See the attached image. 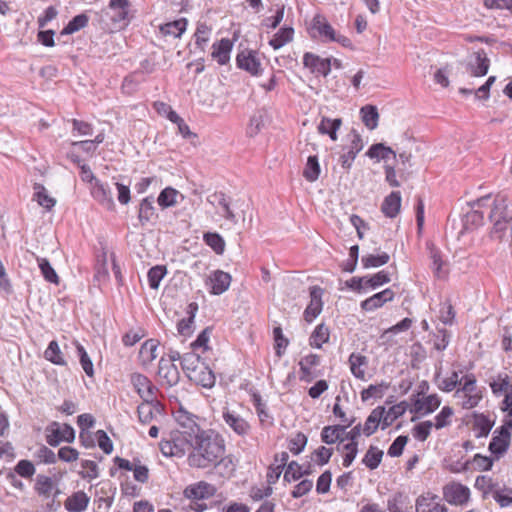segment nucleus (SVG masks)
Returning <instances> with one entry per match:
<instances>
[{"mask_svg": "<svg viewBox=\"0 0 512 512\" xmlns=\"http://www.w3.org/2000/svg\"><path fill=\"white\" fill-rule=\"evenodd\" d=\"M193 429L196 436L187 458L189 466L199 469L216 467L225 454L223 439L213 431L202 430L199 426Z\"/></svg>", "mask_w": 512, "mask_h": 512, "instance_id": "nucleus-1", "label": "nucleus"}, {"mask_svg": "<svg viewBox=\"0 0 512 512\" xmlns=\"http://www.w3.org/2000/svg\"><path fill=\"white\" fill-rule=\"evenodd\" d=\"M130 12L129 0H109L108 6L96 12V16L102 29L114 31L128 26L132 19Z\"/></svg>", "mask_w": 512, "mask_h": 512, "instance_id": "nucleus-2", "label": "nucleus"}, {"mask_svg": "<svg viewBox=\"0 0 512 512\" xmlns=\"http://www.w3.org/2000/svg\"><path fill=\"white\" fill-rule=\"evenodd\" d=\"M191 425L186 426L183 424V430L172 431L169 437L162 440L160 443V450L166 457H182L185 453L192 448V442H194V426H198L194 420H190Z\"/></svg>", "mask_w": 512, "mask_h": 512, "instance_id": "nucleus-3", "label": "nucleus"}, {"mask_svg": "<svg viewBox=\"0 0 512 512\" xmlns=\"http://www.w3.org/2000/svg\"><path fill=\"white\" fill-rule=\"evenodd\" d=\"M74 439L75 431L69 424L54 421L46 427V441L52 447L58 446L62 441L71 443Z\"/></svg>", "mask_w": 512, "mask_h": 512, "instance_id": "nucleus-4", "label": "nucleus"}, {"mask_svg": "<svg viewBox=\"0 0 512 512\" xmlns=\"http://www.w3.org/2000/svg\"><path fill=\"white\" fill-rule=\"evenodd\" d=\"M312 29L317 31L322 41H333L346 47L350 45V40L342 35H338L327 19L317 14L312 20Z\"/></svg>", "mask_w": 512, "mask_h": 512, "instance_id": "nucleus-5", "label": "nucleus"}, {"mask_svg": "<svg viewBox=\"0 0 512 512\" xmlns=\"http://www.w3.org/2000/svg\"><path fill=\"white\" fill-rule=\"evenodd\" d=\"M222 419L225 425L239 436H245L251 431L249 422L235 409L225 406Z\"/></svg>", "mask_w": 512, "mask_h": 512, "instance_id": "nucleus-6", "label": "nucleus"}, {"mask_svg": "<svg viewBox=\"0 0 512 512\" xmlns=\"http://www.w3.org/2000/svg\"><path fill=\"white\" fill-rule=\"evenodd\" d=\"M443 497L448 503L461 506L469 501L470 490L461 483L450 482L443 487Z\"/></svg>", "mask_w": 512, "mask_h": 512, "instance_id": "nucleus-7", "label": "nucleus"}, {"mask_svg": "<svg viewBox=\"0 0 512 512\" xmlns=\"http://www.w3.org/2000/svg\"><path fill=\"white\" fill-rule=\"evenodd\" d=\"M509 428L506 424H503L494 431L493 438L489 444V450L497 459L507 451L510 445L511 434Z\"/></svg>", "mask_w": 512, "mask_h": 512, "instance_id": "nucleus-8", "label": "nucleus"}, {"mask_svg": "<svg viewBox=\"0 0 512 512\" xmlns=\"http://www.w3.org/2000/svg\"><path fill=\"white\" fill-rule=\"evenodd\" d=\"M162 412L163 405L157 400V397H153L152 400L144 399L137 407L138 419L142 424L151 423Z\"/></svg>", "mask_w": 512, "mask_h": 512, "instance_id": "nucleus-9", "label": "nucleus"}, {"mask_svg": "<svg viewBox=\"0 0 512 512\" xmlns=\"http://www.w3.org/2000/svg\"><path fill=\"white\" fill-rule=\"evenodd\" d=\"M349 137L351 138L350 145L345 148L347 151L339 158L341 166L347 170L351 168L357 154L363 149L362 138L356 130H352Z\"/></svg>", "mask_w": 512, "mask_h": 512, "instance_id": "nucleus-10", "label": "nucleus"}, {"mask_svg": "<svg viewBox=\"0 0 512 512\" xmlns=\"http://www.w3.org/2000/svg\"><path fill=\"white\" fill-rule=\"evenodd\" d=\"M130 381L142 400H152L153 397H156L158 389L147 376L140 373H133L131 374Z\"/></svg>", "mask_w": 512, "mask_h": 512, "instance_id": "nucleus-11", "label": "nucleus"}, {"mask_svg": "<svg viewBox=\"0 0 512 512\" xmlns=\"http://www.w3.org/2000/svg\"><path fill=\"white\" fill-rule=\"evenodd\" d=\"M303 64L312 73L327 76L331 71L332 60L330 58H321L313 53H305L303 56Z\"/></svg>", "mask_w": 512, "mask_h": 512, "instance_id": "nucleus-12", "label": "nucleus"}, {"mask_svg": "<svg viewBox=\"0 0 512 512\" xmlns=\"http://www.w3.org/2000/svg\"><path fill=\"white\" fill-rule=\"evenodd\" d=\"M416 512H447L439 496L430 492L420 495L416 500Z\"/></svg>", "mask_w": 512, "mask_h": 512, "instance_id": "nucleus-13", "label": "nucleus"}, {"mask_svg": "<svg viewBox=\"0 0 512 512\" xmlns=\"http://www.w3.org/2000/svg\"><path fill=\"white\" fill-rule=\"evenodd\" d=\"M507 199L504 195H497L494 200V206L490 213V219L494 222L497 230H504L508 222L507 216Z\"/></svg>", "mask_w": 512, "mask_h": 512, "instance_id": "nucleus-14", "label": "nucleus"}, {"mask_svg": "<svg viewBox=\"0 0 512 512\" xmlns=\"http://www.w3.org/2000/svg\"><path fill=\"white\" fill-rule=\"evenodd\" d=\"M93 198L107 210H113L115 203L113 200V193L107 183L95 180V184L91 189Z\"/></svg>", "mask_w": 512, "mask_h": 512, "instance_id": "nucleus-15", "label": "nucleus"}, {"mask_svg": "<svg viewBox=\"0 0 512 512\" xmlns=\"http://www.w3.org/2000/svg\"><path fill=\"white\" fill-rule=\"evenodd\" d=\"M215 493V486L205 481L189 485L184 490V496L192 500L208 499L214 496Z\"/></svg>", "mask_w": 512, "mask_h": 512, "instance_id": "nucleus-16", "label": "nucleus"}, {"mask_svg": "<svg viewBox=\"0 0 512 512\" xmlns=\"http://www.w3.org/2000/svg\"><path fill=\"white\" fill-rule=\"evenodd\" d=\"M322 289L317 286L310 288V303L304 311V318L307 322H312L322 311Z\"/></svg>", "mask_w": 512, "mask_h": 512, "instance_id": "nucleus-17", "label": "nucleus"}, {"mask_svg": "<svg viewBox=\"0 0 512 512\" xmlns=\"http://www.w3.org/2000/svg\"><path fill=\"white\" fill-rule=\"evenodd\" d=\"M190 381L204 388H212L215 385V375L213 371L204 362L199 365L195 371L187 376Z\"/></svg>", "mask_w": 512, "mask_h": 512, "instance_id": "nucleus-18", "label": "nucleus"}, {"mask_svg": "<svg viewBox=\"0 0 512 512\" xmlns=\"http://www.w3.org/2000/svg\"><path fill=\"white\" fill-rule=\"evenodd\" d=\"M207 201L213 205L217 212L222 215L226 220L236 222L235 215L230 209L228 198L224 193L215 192L208 196Z\"/></svg>", "mask_w": 512, "mask_h": 512, "instance_id": "nucleus-19", "label": "nucleus"}, {"mask_svg": "<svg viewBox=\"0 0 512 512\" xmlns=\"http://www.w3.org/2000/svg\"><path fill=\"white\" fill-rule=\"evenodd\" d=\"M158 375L166 381L169 386L179 382L180 373L175 363H172L163 356L159 361Z\"/></svg>", "mask_w": 512, "mask_h": 512, "instance_id": "nucleus-20", "label": "nucleus"}, {"mask_svg": "<svg viewBox=\"0 0 512 512\" xmlns=\"http://www.w3.org/2000/svg\"><path fill=\"white\" fill-rule=\"evenodd\" d=\"M393 298L394 292L391 289H385L362 301L361 308L365 311H373L392 301Z\"/></svg>", "mask_w": 512, "mask_h": 512, "instance_id": "nucleus-21", "label": "nucleus"}, {"mask_svg": "<svg viewBox=\"0 0 512 512\" xmlns=\"http://www.w3.org/2000/svg\"><path fill=\"white\" fill-rule=\"evenodd\" d=\"M474 60H471L468 65V71L471 76L480 77L487 74L489 69V59L483 50L474 53Z\"/></svg>", "mask_w": 512, "mask_h": 512, "instance_id": "nucleus-22", "label": "nucleus"}, {"mask_svg": "<svg viewBox=\"0 0 512 512\" xmlns=\"http://www.w3.org/2000/svg\"><path fill=\"white\" fill-rule=\"evenodd\" d=\"M441 404V400L436 394L428 395L423 398H417L414 401L413 411L420 415H426L434 412Z\"/></svg>", "mask_w": 512, "mask_h": 512, "instance_id": "nucleus-23", "label": "nucleus"}, {"mask_svg": "<svg viewBox=\"0 0 512 512\" xmlns=\"http://www.w3.org/2000/svg\"><path fill=\"white\" fill-rule=\"evenodd\" d=\"M209 282L211 286V293L220 295L229 288L231 283V276L222 270H216L209 277Z\"/></svg>", "mask_w": 512, "mask_h": 512, "instance_id": "nucleus-24", "label": "nucleus"}, {"mask_svg": "<svg viewBox=\"0 0 512 512\" xmlns=\"http://www.w3.org/2000/svg\"><path fill=\"white\" fill-rule=\"evenodd\" d=\"M383 416H384V407H377L372 410L370 415L367 417L364 427L363 433L368 437L376 432L379 426L383 429Z\"/></svg>", "mask_w": 512, "mask_h": 512, "instance_id": "nucleus-25", "label": "nucleus"}, {"mask_svg": "<svg viewBox=\"0 0 512 512\" xmlns=\"http://www.w3.org/2000/svg\"><path fill=\"white\" fill-rule=\"evenodd\" d=\"M90 498L83 491H77L69 496L64 503L69 512H82L87 509Z\"/></svg>", "mask_w": 512, "mask_h": 512, "instance_id": "nucleus-26", "label": "nucleus"}, {"mask_svg": "<svg viewBox=\"0 0 512 512\" xmlns=\"http://www.w3.org/2000/svg\"><path fill=\"white\" fill-rule=\"evenodd\" d=\"M232 46V42L226 38L221 39L218 43H214L212 46V58L220 65L226 64L230 59Z\"/></svg>", "mask_w": 512, "mask_h": 512, "instance_id": "nucleus-27", "label": "nucleus"}, {"mask_svg": "<svg viewBox=\"0 0 512 512\" xmlns=\"http://www.w3.org/2000/svg\"><path fill=\"white\" fill-rule=\"evenodd\" d=\"M345 428H347V426H325L321 432V440L328 445L339 442L338 446H340L344 442L343 435Z\"/></svg>", "mask_w": 512, "mask_h": 512, "instance_id": "nucleus-28", "label": "nucleus"}, {"mask_svg": "<svg viewBox=\"0 0 512 512\" xmlns=\"http://www.w3.org/2000/svg\"><path fill=\"white\" fill-rule=\"evenodd\" d=\"M154 218H157L156 210L154 207V197L148 196L144 198L139 204L138 219L141 225H145Z\"/></svg>", "mask_w": 512, "mask_h": 512, "instance_id": "nucleus-29", "label": "nucleus"}, {"mask_svg": "<svg viewBox=\"0 0 512 512\" xmlns=\"http://www.w3.org/2000/svg\"><path fill=\"white\" fill-rule=\"evenodd\" d=\"M401 207V194L394 191L389 194L383 201L381 210L385 216L394 218L398 215Z\"/></svg>", "mask_w": 512, "mask_h": 512, "instance_id": "nucleus-30", "label": "nucleus"}, {"mask_svg": "<svg viewBox=\"0 0 512 512\" xmlns=\"http://www.w3.org/2000/svg\"><path fill=\"white\" fill-rule=\"evenodd\" d=\"M342 125L340 118L331 119L329 117H322L317 129L322 135H328L332 141L337 140V131Z\"/></svg>", "mask_w": 512, "mask_h": 512, "instance_id": "nucleus-31", "label": "nucleus"}, {"mask_svg": "<svg viewBox=\"0 0 512 512\" xmlns=\"http://www.w3.org/2000/svg\"><path fill=\"white\" fill-rule=\"evenodd\" d=\"M349 365L351 373L358 379H365V369L368 365V359L361 354L352 353L349 356Z\"/></svg>", "mask_w": 512, "mask_h": 512, "instance_id": "nucleus-32", "label": "nucleus"}, {"mask_svg": "<svg viewBox=\"0 0 512 512\" xmlns=\"http://www.w3.org/2000/svg\"><path fill=\"white\" fill-rule=\"evenodd\" d=\"M198 310V306L196 303H190L188 305L187 313L189 316L187 318L181 319L177 324V331L182 336H189L193 332L194 318L195 313Z\"/></svg>", "mask_w": 512, "mask_h": 512, "instance_id": "nucleus-33", "label": "nucleus"}, {"mask_svg": "<svg viewBox=\"0 0 512 512\" xmlns=\"http://www.w3.org/2000/svg\"><path fill=\"white\" fill-rule=\"evenodd\" d=\"M46 360L50 361L55 365L65 366L67 365L66 360L60 350L59 344L56 340H52L44 352Z\"/></svg>", "mask_w": 512, "mask_h": 512, "instance_id": "nucleus-34", "label": "nucleus"}, {"mask_svg": "<svg viewBox=\"0 0 512 512\" xmlns=\"http://www.w3.org/2000/svg\"><path fill=\"white\" fill-rule=\"evenodd\" d=\"M203 363L204 361H202L201 357L194 351H191L182 355L181 368L185 375L188 376Z\"/></svg>", "mask_w": 512, "mask_h": 512, "instance_id": "nucleus-35", "label": "nucleus"}, {"mask_svg": "<svg viewBox=\"0 0 512 512\" xmlns=\"http://www.w3.org/2000/svg\"><path fill=\"white\" fill-rule=\"evenodd\" d=\"M360 113L363 123L369 130H374L378 126L379 113L376 106H363Z\"/></svg>", "mask_w": 512, "mask_h": 512, "instance_id": "nucleus-36", "label": "nucleus"}, {"mask_svg": "<svg viewBox=\"0 0 512 512\" xmlns=\"http://www.w3.org/2000/svg\"><path fill=\"white\" fill-rule=\"evenodd\" d=\"M187 20L184 18L168 22L160 27L164 35H170L174 38L180 37L186 30Z\"/></svg>", "mask_w": 512, "mask_h": 512, "instance_id": "nucleus-37", "label": "nucleus"}, {"mask_svg": "<svg viewBox=\"0 0 512 512\" xmlns=\"http://www.w3.org/2000/svg\"><path fill=\"white\" fill-rule=\"evenodd\" d=\"M284 4L277 3L274 5L272 9L269 10L271 13L270 16H266L262 20V26L268 27V28H276L278 24L282 21L284 16Z\"/></svg>", "mask_w": 512, "mask_h": 512, "instance_id": "nucleus-38", "label": "nucleus"}, {"mask_svg": "<svg viewBox=\"0 0 512 512\" xmlns=\"http://www.w3.org/2000/svg\"><path fill=\"white\" fill-rule=\"evenodd\" d=\"M159 341L156 339L146 340L140 348V357L146 363H151L157 358Z\"/></svg>", "mask_w": 512, "mask_h": 512, "instance_id": "nucleus-39", "label": "nucleus"}, {"mask_svg": "<svg viewBox=\"0 0 512 512\" xmlns=\"http://www.w3.org/2000/svg\"><path fill=\"white\" fill-rule=\"evenodd\" d=\"M294 30L291 27H285L280 29L273 38L269 41V44L273 49L277 50L283 47L285 44L292 41Z\"/></svg>", "mask_w": 512, "mask_h": 512, "instance_id": "nucleus-40", "label": "nucleus"}, {"mask_svg": "<svg viewBox=\"0 0 512 512\" xmlns=\"http://www.w3.org/2000/svg\"><path fill=\"white\" fill-rule=\"evenodd\" d=\"M39 269L47 282L59 284V276L46 258L36 257Z\"/></svg>", "mask_w": 512, "mask_h": 512, "instance_id": "nucleus-41", "label": "nucleus"}, {"mask_svg": "<svg viewBox=\"0 0 512 512\" xmlns=\"http://www.w3.org/2000/svg\"><path fill=\"white\" fill-rule=\"evenodd\" d=\"M178 195L179 192L176 189L172 187H166L160 192L157 198V202L162 209L173 207L177 204Z\"/></svg>", "mask_w": 512, "mask_h": 512, "instance_id": "nucleus-42", "label": "nucleus"}, {"mask_svg": "<svg viewBox=\"0 0 512 512\" xmlns=\"http://www.w3.org/2000/svg\"><path fill=\"white\" fill-rule=\"evenodd\" d=\"M89 17L85 13H81L73 17L62 30V34H73L88 25Z\"/></svg>", "mask_w": 512, "mask_h": 512, "instance_id": "nucleus-43", "label": "nucleus"}, {"mask_svg": "<svg viewBox=\"0 0 512 512\" xmlns=\"http://www.w3.org/2000/svg\"><path fill=\"white\" fill-rule=\"evenodd\" d=\"M383 451L375 446H370L367 450L362 462L371 470L376 469L381 463Z\"/></svg>", "mask_w": 512, "mask_h": 512, "instance_id": "nucleus-44", "label": "nucleus"}, {"mask_svg": "<svg viewBox=\"0 0 512 512\" xmlns=\"http://www.w3.org/2000/svg\"><path fill=\"white\" fill-rule=\"evenodd\" d=\"M203 239L205 243L218 255L223 254L225 250V241L218 234L214 232L204 233Z\"/></svg>", "mask_w": 512, "mask_h": 512, "instance_id": "nucleus-45", "label": "nucleus"}, {"mask_svg": "<svg viewBox=\"0 0 512 512\" xmlns=\"http://www.w3.org/2000/svg\"><path fill=\"white\" fill-rule=\"evenodd\" d=\"M330 337L329 329L324 324L318 325L310 337V345L316 348H321L322 345L328 342Z\"/></svg>", "mask_w": 512, "mask_h": 512, "instance_id": "nucleus-46", "label": "nucleus"}, {"mask_svg": "<svg viewBox=\"0 0 512 512\" xmlns=\"http://www.w3.org/2000/svg\"><path fill=\"white\" fill-rule=\"evenodd\" d=\"M211 28L205 23H198L196 32L194 34L196 46L204 51L210 39Z\"/></svg>", "mask_w": 512, "mask_h": 512, "instance_id": "nucleus-47", "label": "nucleus"}, {"mask_svg": "<svg viewBox=\"0 0 512 512\" xmlns=\"http://www.w3.org/2000/svg\"><path fill=\"white\" fill-rule=\"evenodd\" d=\"M320 174V165L317 156H309L303 171V176L309 182H314Z\"/></svg>", "mask_w": 512, "mask_h": 512, "instance_id": "nucleus-48", "label": "nucleus"}, {"mask_svg": "<svg viewBox=\"0 0 512 512\" xmlns=\"http://www.w3.org/2000/svg\"><path fill=\"white\" fill-rule=\"evenodd\" d=\"M76 350L79 356L80 364L88 377L94 376L93 363L85 348L78 342L75 341Z\"/></svg>", "mask_w": 512, "mask_h": 512, "instance_id": "nucleus-49", "label": "nucleus"}, {"mask_svg": "<svg viewBox=\"0 0 512 512\" xmlns=\"http://www.w3.org/2000/svg\"><path fill=\"white\" fill-rule=\"evenodd\" d=\"M492 429L491 421L484 415L475 417L473 430L477 438L487 437Z\"/></svg>", "mask_w": 512, "mask_h": 512, "instance_id": "nucleus-50", "label": "nucleus"}, {"mask_svg": "<svg viewBox=\"0 0 512 512\" xmlns=\"http://www.w3.org/2000/svg\"><path fill=\"white\" fill-rule=\"evenodd\" d=\"M337 449L338 451H342L344 453L343 465L345 467H349L357 456L358 442H348L342 446H338Z\"/></svg>", "mask_w": 512, "mask_h": 512, "instance_id": "nucleus-51", "label": "nucleus"}, {"mask_svg": "<svg viewBox=\"0 0 512 512\" xmlns=\"http://www.w3.org/2000/svg\"><path fill=\"white\" fill-rule=\"evenodd\" d=\"M166 273L167 270L165 266L157 265L150 268L147 274L150 288L157 290Z\"/></svg>", "mask_w": 512, "mask_h": 512, "instance_id": "nucleus-52", "label": "nucleus"}, {"mask_svg": "<svg viewBox=\"0 0 512 512\" xmlns=\"http://www.w3.org/2000/svg\"><path fill=\"white\" fill-rule=\"evenodd\" d=\"M390 256L383 252L379 255H366L363 256L361 259L362 265L364 268H371V267H380L382 265H385L389 262Z\"/></svg>", "mask_w": 512, "mask_h": 512, "instance_id": "nucleus-53", "label": "nucleus"}, {"mask_svg": "<svg viewBox=\"0 0 512 512\" xmlns=\"http://www.w3.org/2000/svg\"><path fill=\"white\" fill-rule=\"evenodd\" d=\"M35 189L37 190L35 193V199L38 204L47 210L52 209L56 204V200L47 194L45 187L43 185L37 184Z\"/></svg>", "mask_w": 512, "mask_h": 512, "instance_id": "nucleus-54", "label": "nucleus"}, {"mask_svg": "<svg viewBox=\"0 0 512 512\" xmlns=\"http://www.w3.org/2000/svg\"><path fill=\"white\" fill-rule=\"evenodd\" d=\"M405 410L404 403L394 405L388 411L384 409L383 430L389 427L395 419L403 415Z\"/></svg>", "mask_w": 512, "mask_h": 512, "instance_id": "nucleus-55", "label": "nucleus"}, {"mask_svg": "<svg viewBox=\"0 0 512 512\" xmlns=\"http://www.w3.org/2000/svg\"><path fill=\"white\" fill-rule=\"evenodd\" d=\"M495 80H496L495 76H490L487 79V81L482 86H480L476 91H474L472 89L461 88L460 93L465 94V95L475 93V96L477 98L487 99L489 97L490 87L493 85Z\"/></svg>", "mask_w": 512, "mask_h": 512, "instance_id": "nucleus-56", "label": "nucleus"}, {"mask_svg": "<svg viewBox=\"0 0 512 512\" xmlns=\"http://www.w3.org/2000/svg\"><path fill=\"white\" fill-rule=\"evenodd\" d=\"M237 65L239 68L245 69L251 75H256V57L250 52L247 56L243 53L237 56Z\"/></svg>", "mask_w": 512, "mask_h": 512, "instance_id": "nucleus-57", "label": "nucleus"}, {"mask_svg": "<svg viewBox=\"0 0 512 512\" xmlns=\"http://www.w3.org/2000/svg\"><path fill=\"white\" fill-rule=\"evenodd\" d=\"M307 445V437L305 434L298 432L289 439L288 449L295 455L300 454Z\"/></svg>", "mask_w": 512, "mask_h": 512, "instance_id": "nucleus-58", "label": "nucleus"}, {"mask_svg": "<svg viewBox=\"0 0 512 512\" xmlns=\"http://www.w3.org/2000/svg\"><path fill=\"white\" fill-rule=\"evenodd\" d=\"M54 487L52 478L45 475H38L36 479V490L40 495L50 496Z\"/></svg>", "mask_w": 512, "mask_h": 512, "instance_id": "nucleus-59", "label": "nucleus"}, {"mask_svg": "<svg viewBox=\"0 0 512 512\" xmlns=\"http://www.w3.org/2000/svg\"><path fill=\"white\" fill-rule=\"evenodd\" d=\"M365 286L376 289L379 286L390 282L389 274L385 271H380L371 277H365Z\"/></svg>", "mask_w": 512, "mask_h": 512, "instance_id": "nucleus-60", "label": "nucleus"}, {"mask_svg": "<svg viewBox=\"0 0 512 512\" xmlns=\"http://www.w3.org/2000/svg\"><path fill=\"white\" fill-rule=\"evenodd\" d=\"M406 496L402 493H396L387 501V509L389 512H407L404 507Z\"/></svg>", "mask_w": 512, "mask_h": 512, "instance_id": "nucleus-61", "label": "nucleus"}, {"mask_svg": "<svg viewBox=\"0 0 512 512\" xmlns=\"http://www.w3.org/2000/svg\"><path fill=\"white\" fill-rule=\"evenodd\" d=\"M305 473H307V471H303L301 465H299L296 461H292L288 464L284 473V480L288 482L296 481Z\"/></svg>", "mask_w": 512, "mask_h": 512, "instance_id": "nucleus-62", "label": "nucleus"}, {"mask_svg": "<svg viewBox=\"0 0 512 512\" xmlns=\"http://www.w3.org/2000/svg\"><path fill=\"white\" fill-rule=\"evenodd\" d=\"M386 389L387 385L385 384L370 385L361 392V399L362 401H367L371 398H381Z\"/></svg>", "mask_w": 512, "mask_h": 512, "instance_id": "nucleus-63", "label": "nucleus"}, {"mask_svg": "<svg viewBox=\"0 0 512 512\" xmlns=\"http://www.w3.org/2000/svg\"><path fill=\"white\" fill-rule=\"evenodd\" d=\"M493 498L500 506L505 507L512 503V488H499L493 490Z\"/></svg>", "mask_w": 512, "mask_h": 512, "instance_id": "nucleus-64", "label": "nucleus"}]
</instances>
